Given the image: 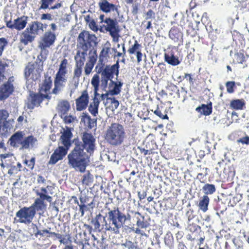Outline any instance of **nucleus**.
Instances as JSON below:
<instances>
[{"label":"nucleus","mask_w":249,"mask_h":249,"mask_svg":"<svg viewBox=\"0 0 249 249\" xmlns=\"http://www.w3.org/2000/svg\"><path fill=\"white\" fill-rule=\"evenodd\" d=\"M131 216L128 213H124L120 211L118 208L114 207L113 210H109L107 213V219L103 217V228L105 231L112 233L118 234L120 233V229L124 228V230L127 232L134 231L133 227L124 225L126 221H130Z\"/></svg>","instance_id":"f257e3e1"},{"label":"nucleus","mask_w":249,"mask_h":249,"mask_svg":"<svg viewBox=\"0 0 249 249\" xmlns=\"http://www.w3.org/2000/svg\"><path fill=\"white\" fill-rule=\"evenodd\" d=\"M68 159L69 166L81 173L85 171L89 162V155L78 146H75L68 155Z\"/></svg>","instance_id":"f03ea898"},{"label":"nucleus","mask_w":249,"mask_h":249,"mask_svg":"<svg viewBox=\"0 0 249 249\" xmlns=\"http://www.w3.org/2000/svg\"><path fill=\"white\" fill-rule=\"evenodd\" d=\"M126 138L124 127L118 124H111L106 132V139L113 146H119L122 144Z\"/></svg>","instance_id":"7ed1b4c3"},{"label":"nucleus","mask_w":249,"mask_h":249,"mask_svg":"<svg viewBox=\"0 0 249 249\" xmlns=\"http://www.w3.org/2000/svg\"><path fill=\"white\" fill-rule=\"evenodd\" d=\"M79 47L85 52L89 50V55L92 54L93 51L98 43L97 37L95 35L91 34L89 32L83 31L81 32L78 37Z\"/></svg>","instance_id":"20e7f679"},{"label":"nucleus","mask_w":249,"mask_h":249,"mask_svg":"<svg viewBox=\"0 0 249 249\" xmlns=\"http://www.w3.org/2000/svg\"><path fill=\"white\" fill-rule=\"evenodd\" d=\"M40 22L35 20L29 23L28 27L22 34L21 42L25 45L32 42L36 35L42 33L40 27Z\"/></svg>","instance_id":"39448f33"},{"label":"nucleus","mask_w":249,"mask_h":249,"mask_svg":"<svg viewBox=\"0 0 249 249\" xmlns=\"http://www.w3.org/2000/svg\"><path fill=\"white\" fill-rule=\"evenodd\" d=\"M41 70L38 68L36 63L30 64L26 67L24 70V77L26 81V85L28 89H31L34 83L40 77Z\"/></svg>","instance_id":"423d86ee"},{"label":"nucleus","mask_w":249,"mask_h":249,"mask_svg":"<svg viewBox=\"0 0 249 249\" xmlns=\"http://www.w3.org/2000/svg\"><path fill=\"white\" fill-rule=\"evenodd\" d=\"M104 64L100 59L95 67V70L97 73H100L101 76L110 79L113 78L114 75H115L117 77L118 76L119 69L120 68L118 60L113 65H107L105 68H104Z\"/></svg>","instance_id":"0eeeda50"},{"label":"nucleus","mask_w":249,"mask_h":249,"mask_svg":"<svg viewBox=\"0 0 249 249\" xmlns=\"http://www.w3.org/2000/svg\"><path fill=\"white\" fill-rule=\"evenodd\" d=\"M35 216V214L30 207H24L19 209L16 213V217L14 218L17 222L29 225Z\"/></svg>","instance_id":"6e6552de"},{"label":"nucleus","mask_w":249,"mask_h":249,"mask_svg":"<svg viewBox=\"0 0 249 249\" xmlns=\"http://www.w3.org/2000/svg\"><path fill=\"white\" fill-rule=\"evenodd\" d=\"M83 143L81 142L75 143V146L81 147V149L91 154L94 151L95 148V140L92 134L88 133H84L82 136Z\"/></svg>","instance_id":"1a4fd4ad"},{"label":"nucleus","mask_w":249,"mask_h":249,"mask_svg":"<svg viewBox=\"0 0 249 249\" xmlns=\"http://www.w3.org/2000/svg\"><path fill=\"white\" fill-rule=\"evenodd\" d=\"M44 99L50 100L51 96L48 94L30 92L28 101L27 103V107L29 109H33L36 107H38Z\"/></svg>","instance_id":"9d476101"},{"label":"nucleus","mask_w":249,"mask_h":249,"mask_svg":"<svg viewBox=\"0 0 249 249\" xmlns=\"http://www.w3.org/2000/svg\"><path fill=\"white\" fill-rule=\"evenodd\" d=\"M105 23L106 24L105 29L109 33L110 36L113 38L118 37L120 29L116 19H113L110 18H106L105 20Z\"/></svg>","instance_id":"9b49d317"},{"label":"nucleus","mask_w":249,"mask_h":249,"mask_svg":"<svg viewBox=\"0 0 249 249\" xmlns=\"http://www.w3.org/2000/svg\"><path fill=\"white\" fill-rule=\"evenodd\" d=\"M55 0H40L39 1V10L49 9L50 10H54L59 9L62 7L61 2H57L53 5L52 4L55 2Z\"/></svg>","instance_id":"f8f14e48"},{"label":"nucleus","mask_w":249,"mask_h":249,"mask_svg":"<svg viewBox=\"0 0 249 249\" xmlns=\"http://www.w3.org/2000/svg\"><path fill=\"white\" fill-rule=\"evenodd\" d=\"M89 97L87 90H84L81 95L76 100V109L82 111L86 108L89 103Z\"/></svg>","instance_id":"ddd939ff"},{"label":"nucleus","mask_w":249,"mask_h":249,"mask_svg":"<svg viewBox=\"0 0 249 249\" xmlns=\"http://www.w3.org/2000/svg\"><path fill=\"white\" fill-rule=\"evenodd\" d=\"M14 87L11 82L8 81L0 87V101L3 100L12 94Z\"/></svg>","instance_id":"4468645a"},{"label":"nucleus","mask_w":249,"mask_h":249,"mask_svg":"<svg viewBox=\"0 0 249 249\" xmlns=\"http://www.w3.org/2000/svg\"><path fill=\"white\" fill-rule=\"evenodd\" d=\"M67 81V78H61L55 76L54 80V88L52 93L57 95L65 86V83Z\"/></svg>","instance_id":"2eb2a0df"},{"label":"nucleus","mask_w":249,"mask_h":249,"mask_svg":"<svg viewBox=\"0 0 249 249\" xmlns=\"http://www.w3.org/2000/svg\"><path fill=\"white\" fill-rule=\"evenodd\" d=\"M72 134L71 132V128L66 126L63 128V132L62 133L61 139L62 140V144L65 147L69 148L71 145V139L72 137Z\"/></svg>","instance_id":"dca6fc26"},{"label":"nucleus","mask_w":249,"mask_h":249,"mask_svg":"<svg viewBox=\"0 0 249 249\" xmlns=\"http://www.w3.org/2000/svg\"><path fill=\"white\" fill-rule=\"evenodd\" d=\"M23 138V133L21 131H18L13 134L9 139L10 144L15 147H18L21 145Z\"/></svg>","instance_id":"f3484780"},{"label":"nucleus","mask_w":249,"mask_h":249,"mask_svg":"<svg viewBox=\"0 0 249 249\" xmlns=\"http://www.w3.org/2000/svg\"><path fill=\"white\" fill-rule=\"evenodd\" d=\"M99 6L100 9L105 13H109L114 11L118 13L116 6L109 3L107 0H101L99 2Z\"/></svg>","instance_id":"a211bd4d"},{"label":"nucleus","mask_w":249,"mask_h":249,"mask_svg":"<svg viewBox=\"0 0 249 249\" xmlns=\"http://www.w3.org/2000/svg\"><path fill=\"white\" fill-rule=\"evenodd\" d=\"M70 109V105L69 102L67 100H62L59 102L56 107V109L60 117L67 115L68 112Z\"/></svg>","instance_id":"6ab92c4d"},{"label":"nucleus","mask_w":249,"mask_h":249,"mask_svg":"<svg viewBox=\"0 0 249 249\" xmlns=\"http://www.w3.org/2000/svg\"><path fill=\"white\" fill-rule=\"evenodd\" d=\"M89 55V60L86 64L85 67V72L86 75H88L91 72L94 65L97 60V55L96 51L94 50L93 54Z\"/></svg>","instance_id":"aec40b11"},{"label":"nucleus","mask_w":249,"mask_h":249,"mask_svg":"<svg viewBox=\"0 0 249 249\" xmlns=\"http://www.w3.org/2000/svg\"><path fill=\"white\" fill-rule=\"evenodd\" d=\"M10 61L7 59L0 60V84H1L5 78V73L8 70Z\"/></svg>","instance_id":"412c9836"},{"label":"nucleus","mask_w":249,"mask_h":249,"mask_svg":"<svg viewBox=\"0 0 249 249\" xmlns=\"http://www.w3.org/2000/svg\"><path fill=\"white\" fill-rule=\"evenodd\" d=\"M56 39V36L55 34L52 33L50 31H48L45 33L43 41L45 46L50 47L52 45Z\"/></svg>","instance_id":"4be33fe9"},{"label":"nucleus","mask_w":249,"mask_h":249,"mask_svg":"<svg viewBox=\"0 0 249 249\" xmlns=\"http://www.w3.org/2000/svg\"><path fill=\"white\" fill-rule=\"evenodd\" d=\"M87 52L83 51L81 52L78 50L76 54L74 56V59L76 62V67L82 68L86 60V56L87 55Z\"/></svg>","instance_id":"5701e85b"},{"label":"nucleus","mask_w":249,"mask_h":249,"mask_svg":"<svg viewBox=\"0 0 249 249\" xmlns=\"http://www.w3.org/2000/svg\"><path fill=\"white\" fill-rule=\"evenodd\" d=\"M68 64V60L66 59H64L61 61L58 71L57 72L55 76L61 78H67L66 74L67 73L68 71L67 70V65Z\"/></svg>","instance_id":"b1692460"},{"label":"nucleus","mask_w":249,"mask_h":249,"mask_svg":"<svg viewBox=\"0 0 249 249\" xmlns=\"http://www.w3.org/2000/svg\"><path fill=\"white\" fill-rule=\"evenodd\" d=\"M30 207L36 214V212L43 211L46 208V205L44 201H41L40 199L36 198L34 203Z\"/></svg>","instance_id":"393cba45"},{"label":"nucleus","mask_w":249,"mask_h":249,"mask_svg":"<svg viewBox=\"0 0 249 249\" xmlns=\"http://www.w3.org/2000/svg\"><path fill=\"white\" fill-rule=\"evenodd\" d=\"M28 18H29L27 16H23L15 19L16 29L21 30L24 29L27 23Z\"/></svg>","instance_id":"a878e982"},{"label":"nucleus","mask_w":249,"mask_h":249,"mask_svg":"<svg viewBox=\"0 0 249 249\" xmlns=\"http://www.w3.org/2000/svg\"><path fill=\"white\" fill-rule=\"evenodd\" d=\"M36 141V139L34 136H28L25 138L24 140H22L21 148L28 149L30 147H33Z\"/></svg>","instance_id":"bb28decb"},{"label":"nucleus","mask_w":249,"mask_h":249,"mask_svg":"<svg viewBox=\"0 0 249 249\" xmlns=\"http://www.w3.org/2000/svg\"><path fill=\"white\" fill-rule=\"evenodd\" d=\"M164 56V61L172 66H176L180 63V61H179L178 57L177 56H175L173 53L169 55L165 53Z\"/></svg>","instance_id":"cd10ccee"},{"label":"nucleus","mask_w":249,"mask_h":249,"mask_svg":"<svg viewBox=\"0 0 249 249\" xmlns=\"http://www.w3.org/2000/svg\"><path fill=\"white\" fill-rule=\"evenodd\" d=\"M209 202V197L207 195H204L201 198L198 204V207L203 212L205 213L208 210Z\"/></svg>","instance_id":"c85d7f7f"},{"label":"nucleus","mask_w":249,"mask_h":249,"mask_svg":"<svg viewBox=\"0 0 249 249\" xmlns=\"http://www.w3.org/2000/svg\"><path fill=\"white\" fill-rule=\"evenodd\" d=\"M196 110L200 112L204 115H209L212 112V106L211 103L209 105H202L201 107H197Z\"/></svg>","instance_id":"c756f323"},{"label":"nucleus","mask_w":249,"mask_h":249,"mask_svg":"<svg viewBox=\"0 0 249 249\" xmlns=\"http://www.w3.org/2000/svg\"><path fill=\"white\" fill-rule=\"evenodd\" d=\"M202 191L205 195H212L216 191L215 185L212 184H205L202 187Z\"/></svg>","instance_id":"7c9ffc66"},{"label":"nucleus","mask_w":249,"mask_h":249,"mask_svg":"<svg viewBox=\"0 0 249 249\" xmlns=\"http://www.w3.org/2000/svg\"><path fill=\"white\" fill-rule=\"evenodd\" d=\"M52 85V81L51 79V77H50L47 79H45L41 87L39 92L41 93L42 92H44L46 94H47V93L48 91H49Z\"/></svg>","instance_id":"2f4dec72"},{"label":"nucleus","mask_w":249,"mask_h":249,"mask_svg":"<svg viewBox=\"0 0 249 249\" xmlns=\"http://www.w3.org/2000/svg\"><path fill=\"white\" fill-rule=\"evenodd\" d=\"M69 148L64 147L63 146H59L58 148H56L53 153L52 154V160H54V156L56 155H58L59 156H61L62 159L66 156L67 154L68 150Z\"/></svg>","instance_id":"473e14b6"},{"label":"nucleus","mask_w":249,"mask_h":249,"mask_svg":"<svg viewBox=\"0 0 249 249\" xmlns=\"http://www.w3.org/2000/svg\"><path fill=\"white\" fill-rule=\"evenodd\" d=\"M244 106L245 102L242 99L233 100L231 102V107L235 109H242Z\"/></svg>","instance_id":"72a5a7b5"},{"label":"nucleus","mask_w":249,"mask_h":249,"mask_svg":"<svg viewBox=\"0 0 249 249\" xmlns=\"http://www.w3.org/2000/svg\"><path fill=\"white\" fill-rule=\"evenodd\" d=\"M122 246L127 249H140L137 242H132L126 240L125 242L122 244Z\"/></svg>","instance_id":"f704fd0d"},{"label":"nucleus","mask_w":249,"mask_h":249,"mask_svg":"<svg viewBox=\"0 0 249 249\" xmlns=\"http://www.w3.org/2000/svg\"><path fill=\"white\" fill-rule=\"evenodd\" d=\"M110 43L107 41L104 45L103 49L100 53V58L101 57H107L108 55V53L110 50ZM101 60V59L100 58Z\"/></svg>","instance_id":"c9c22d12"},{"label":"nucleus","mask_w":249,"mask_h":249,"mask_svg":"<svg viewBox=\"0 0 249 249\" xmlns=\"http://www.w3.org/2000/svg\"><path fill=\"white\" fill-rule=\"evenodd\" d=\"M123 86V83L121 82H118V84H116L114 86L112 89L109 90V93L110 95H117L119 94L121 92V88Z\"/></svg>","instance_id":"e433bc0d"},{"label":"nucleus","mask_w":249,"mask_h":249,"mask_svg":"<svg viewBox=\"0 0 249 249\" xmlns=\"http://www.w3.org/2000/svg\"><path fill=\"white\" fill-rule=\"evenodd\" d=\"M31 227L33 228V232L36 237H37L38 235H40L43 236L45 233H50V231L48 230H44L42 231L38 230L36 225L34 223H32Z\"/></svg>","instance_id":"4c0bfd02"},{"label":"nucleus","mask_w":249,"mask_h":249,"mask_svg":"<svg viewBox=\"0 0 249 249\" xmlns=\"http://www.w3.org/2000/svg\"><path fill=\"white\" fill-rule=\"evenodd\" d=\"M102 217V215L100 213H99L97 214L94 218L91 220V223L92 224L94 225V229L95 230H97L100 228L101 225L99 221L101 220Z\"/></svg>","instance_id":"58836bf2"},{"label":"nucleus","mask_w":249,"mask_h":249,"mask_svg":"<svg viewBox=\"0 0 249 249\" xmlns=\"http://www.w3.org/2000/svg\"><path fill=\"white\" fill-rule=\"evenodd\" d=\"M139 215L141 216V217L142 218V220H141L140 218H137V226L141 228H146L147 227V224L146 222L144 221V216L141 215V214L139 212H136L135 213L136 215Z\"/></svg>","instance_id":"ea45409f"},{"label":"nucleus","mask_w":249,"mask_h":249,"mask_svg":"<svg viewBox=\"0 0 249 249\" xmlns=\"http://www.w3.org/2000/svg\"><path fill=\"white\" fill-rule=\"evenodd\" d=\"M245 56L244 53L241 52H237L234 54L233 60L237 63L242 64L245 61Z\"/></svg>","instance_id":"a19ab883"},{"label":"nucleus","mask_w":249,"mask_h":249,"mask_svg":"<svg viewBox=\"0 0 249 249\" xmlns=\"http://www.w3.org/2000/svg\"><path fill=\"white\" fill-rule=\"evenodd\" d=\"M99 106L90 103L89 107V111L94 116H96L98 112Z\"/></svg>","instance_id":"79ce46f5"},{"label":"nucleus","mask_w":249,"mask_h":249,"mask_svg":"<svg viewBox=\"0 0 249 249\" xmlns=\"http://www.w3.org/2000/svg\"><path fill=\"white\" fill-rule=\"evenodd\" d=\"M140 44L138 43L137 40H135L134 44L128 50V52L130 54H134L135 52L137 53L138 51H140L139 48Z\"/></svg>","instance_id":"37998d69"},{"label":"nucleus","mask_w":249,"mask_h":249,"mask_svg":"<svg viewBox=\"0 0 249 249\" xmlns=\"http://www.w3.org/2000/svg\"><path fill=\"white\" fill-rule=\"evenodd\" d=\"M100 83V77L98 74H95L91 81V84L94 88H99Z\"/></svg>","instance_id":"c03bdc74"},{"label":"nucleus","mask_w":249,"mask_h":249,"mask_svg":"<svg viewBox=\"0 0 249 249\" xmlns=\"http://www.w3.org/2000/svg\"><path fill=\"white\" fill-rule=\"evenodd\" d=\"M110 79L101 76V87L103 89V90L105 91H107L106 89L107 87L108 82Z\"/></svg>","instance_id":"a18cd8bd"},{"label":"nucleus","mask_w":249,"mask_h":249,"mask_svg":"<svg viewBox=\"0 0 249 249\" xmlns=\"http://www.w3.org/2000/svg\"><path fill=\"white\" fill-rule=\"evenodd\" d=\"M61 118L63 119L65 123L71 124L73 122L74 120H76V118L72 116V115H65L63 116H61Z\"/></svg>","instance_id":"49530a36"},{"label":"nucleus","mask_w":249,"mask_h":249,"mask_svg":"<svg viewBox=\"0 0 249 249\" xmlns=\"http://www.w3.org/2000/svg\"><path fill=\"white\" fill-rule=\"evenodd\" d=\"M9 116L8 112L5 109L0 110V122H4Z\"/></svg>","instance_id":"de8ad7c7"},{"label":"nucleus","mask_w":249,"mask_h":249,"mask_svg":"<svg viewBox=\"0 0 249 249\" xmlns=\"http://www.w3.org/2000/svg\"><path fill=\"white\" fill-rule=\"evenodd\" d=\"M8 41L4 38H0V56L1 55L5 47L7 45Z\"/></svg>","instance_id":"09e8293b"},{"label":"nucleus","mask_w":249,"mask_h":249,"mask_svg":"<svg viewBox=\"0 0 249 249\" xmlns=\"http://www.w3.org/2000/svg\"><path fill=\"white\" fill-rule=\"evenodd\" d=\"M107 100L110 101L112 105V110L116 109L118 108L119 105V102L114 97L107 98Z\"/></svg>","instance_id":"8fccbe9b"},{"label":"nucleus","mask_w":249,"mask_h":249,"mask_svg":"<svg viewBox=\"0 0 249 249\" xmlns=\"http://www.w3.org/2000/svg\"><path fill=\"white\" fill-rule=\"evenodd\" d=\"M227 90L229 93H232L233 92V87L235 86V82L234 81H228L226 83Z\"/></svg>","instance_id":"3c124183"},{"label":"nucleus","mask_w":249,"mask_h":249,"mask_svg":"<svg viewBox=\"0 0 249 249\" xmlns=\"http://www.w3.org/2000/svg\"><path fill=\"white\" fill-rule=\"evenodd\" d=\"M89 28L94 32H97L99 30L98 25L94 19H91V21L88 23Z\"/></svg>","instance_id":"603ef678"},{"label":"nucleus","mask_w":249,"mask_h":249,"mask_svg":"<svg viewBox=\"0 0 249 249\" xmlns=\"http://www.w3.org/2000/svg\"><path fill=\"white\" fill-rule=\"evenodd\" d=\"M39 197L36 198L37 199H40L41 201H44L46 200L47 201L51 202L52 200V197L48 195L44 194L43 193L39 195Z\"/></svg>","instance_id":"864d4df0"},{"label":"nucleus","mask_w":249,"mask_h":249,"mask_svg":"<svg viewBox=\"0 0 249 249\" xmlns=\"http://www.w3.org/2000/svg\"><path fill=\"white\" fill-rule=\"evenodd\" d=\"M54 160H52V155L51 156L50 160L49 161V163L50 164H55L58 160H62V156H59L58 155H56L55 156H54Z\"/></svg>","instance_id":"5fc2aeb1"},{"label":"nucleus","mask_w":249,"mask_h":249,"mask_svg":"<svg viewBox=\"0 0 249 249\" xmlns=\"http://www.w3.org/2000/svg\"><path fill=\"white\" fill-rule=\"evenodd\" d=\"M86 122H87L88 124V127L90 129L93 128L96 125V120L94 119H91V118L88 119Z\"/></svg>","instance_id":"6e6d98bb"},{"label":"nucleus","mask_w":249,"mask_h":249,"mask_svg":"<svg viewBox=\"0 0 249 249\" xmlns=\"http://www.w3.org/2000/svg\"><path fill=\"white\" fill-rule=\"evenodd\" d=\"M154 114H155L156 115L159 116L160 118H161L162 119H168V117L167 114L163 115L161 113V111L158 108L157 109L154 111Z\"/></svg>","instance_id":"4d7b16f0"},{"label":"nucleus","mask_w":249,"mask_h":249,"mask_svg":"<svg viewBox=\"0 0 249 249\" xmlns=\"http://www.w3.org/2000/svg\"><path fill=\"white\" fill-rule=\"evenodd\" d=\"M82 68L76 67V68L75 69L74 71V77H76L78 79L79 78V77L81 76V74L82 73Z\"/></svg>","instance_id":"13d9d810"},{"label":"nucleus","mask_w":249,"mask_h":249,"mask_svg":"<svg viewBox=\"0 0 249 249\" xmlns=\"http://www.w3.org/2000/svg\"><path fill=\"white\" fill-rule=\"evenodd\" d=\"M155 13L151 10L150 9L146 14L145 19L147 20L150 18H155Z\"/></svg>","instance_id":"bf43d9fd"},{"label":"nucleus","mask_w":249,"mask_h":249,"mask_svg":"<svg viewBox=\"0 0 249 249\" xmlns=\"http://www.w3.org/2000/svg\"><path fill=\"white\" fill-rule=\"evenodd\" d=\"M41 19L52 20V16L51 14L49 13L43 14L41 15Z\"/></svg>","instance_id":"052dcab7"},{"label":"nucleus","mask_w":249,"mask_h":249,"mask_svg":"<svg viewBox=\"0 0 249 249\" xmlns=\"http://www.w3.org/2000/svg\"><path fill=\"white\" fill-rule=\"evenodd\" d=\"M79 211L81 213V216H83L84 215L85 211H88L89 210L87 206L85 205L84 204L79 205Z\"/></svg>","instance_id":"680f3d73"},{"label":"nucleus","mask_w":249,"mask_h":249,"mask_svg":"<svg viewBox=\"0 0 249 249\" xmlns=\"http://www.w3.org/2000/svg\"><path fill=\"white\" fill-rule=\"evenodd\" d=\"M239 142H241L243 144H249V137L246 136L240 138L238 140Z\"/></svg>","instance_id":"e2e57ef3"},{"label":"nucleus","mask_w":249,"mask_h":249,"mask_svg":"<svg viewBox=\"0 0 249 249\" xmlns=\"http://www.w3.org/2000/svg\"><path fill=\"white\" fill-rule=\"evenodd\" d=\"M6 26L7 27L11 29H16V25L14 20L13 23L11 20L7 22L6 23Z\"/></svg>","instance_id":"0e129e2a"},{"label":"nucleus","mask_w":249,"mask_h":249,"mask_svg":"<svg viewBox=\"0 0 249 249\" xmlns=\"http://www.w3.org/2000/svg\"><path fill=\"white\" fill-rule=\"evenodd\" d=\"M82 117V121H83L85 122L90 118V116L86 112L83 113Z\"/></svg>","instance_id":"69168bd1"},{"label":"nucleus","mask_w":249,"mask_h":249,"mask_svg":"<svg viewBox=\"0 0 249 249\" xmlns=\"http://www.w3.org/2000/svg\"><path fill=\"white\" fill-rule=\"evenodd\" d=\"M142 53L140 51H138L137 52V62L138 63H140L142 61Z\"/></svg>","instance_id":"338daca9"},{"label":"nucleus","mask_w":249,"mask_h":249,"mask_svg":"<svg viewBox=\"0 0 249 249\" xmlns=\"http://www.w3.org/2000/svg\"><path fill=\"white\" fill-rule=\"evenodd\" d=\"M35 159L34 158H32L30 160H29V168L31 169H33L35 165Z\"/></svg>","instance_id":"774afa93"}]
</instances>
